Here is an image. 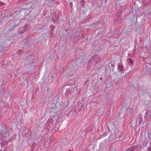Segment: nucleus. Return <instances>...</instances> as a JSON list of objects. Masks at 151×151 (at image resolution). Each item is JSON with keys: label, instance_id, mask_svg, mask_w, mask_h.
I'll use <instances>...</instances> for the list:
<instances>
[{"label": "nucleus", "instance_id": "nucleus-1", "mask_svg": "<svg viewBox=\"0 0 151 151\" xmlns=\"http://www.w3.org/2000/svg\"><path fill=\"white\" fill-rule=\"evenodd\" d=\"M1 139L3 140L4 141L1 142V145H4L9 140L8 139L9 138V133L8 132V130L5 129L1 132Z\"/></svg>", "mask_w": 151, "mask_h": 151}, {"label": "nucleus", "instance_id": "nucleus-2", "mask_svg": "<svg viewBox=\"0 0 151 151\" xmlns=\"http://www.w3.org/2000/svg\"><path fill=\"white\" fill-rule=\"evenodd\" d=\"M151 118V110H147L144 116L145 120L143 122L144 124L145 122H146L149 118Z\"/></svg>", "mask_w": 151, "mask_h": 151}, {"label": "nucleus", "instance_id": "nucleus-3", "mask_svg": "<svg viewBox=\"0 0 151 151\" xmlns=\"http://www.w3.org/2000/svg\"><path fill=\"white\" fill-rule=\"evenodd\" d=\"M140 148L139 145H133L129 147L126 151H137Z\"/></svg>", "mask_w": 151, "mask_h": 151}, {"label": "nucleus", "instance_id": "nucleus-4", "mask_svg": "<svg viewBox=\"0 0 151 151\" xmlns=\"http://www.w3.org/2000/svg\"><path fill=\"white\" fill-rule=\"evenodd\" d=\"M121 75L122 77L120 78H119L118 81V83L119 85H122L124 83L125 81L124 76H125V75L122 74Z\"/></svg>", "mask_w": 151, "mask_h": 151}, {"label": "nucleus", "instance_id": "nucleus-5", "mask_svg": "<svg viewBox=\"0 0 151 151\" xmlns=\"http://www.w3.org/2000/svg\"><path fill=\"white\" fill-rule=\"evenodd\" d=\"M121 21L122 18L120 16L118 15L117 17L115 18L114 22L116 24H119L121 23Z\"/></svg>", "mask_w": 151, "mask_h": 151}, {"label": "nucleus", "instance_id": "nucleus-6", "mask_svg": "<svg viewBox=\"0 0 151 151\" xmlns=\"http://www.w3.org/2000/svg\"><path fill=\"white\" fill-rule=\"evenodd\" d=\"M136 122V124H138L139 126L143 122V118L142 117L141 115L140 114H139L138 116V117L137 118Z\"/></svg>", "mask_w": 151, "mask_h": 151}, {"label": "nucleus", "instance_id": "nucleus-7", "mask_svg": "<svg viewBox=\"0 0 151 151\" xmlns=\"http://www.w3.org/2000/svg\"><path fill=\"white\" fill-rule=\"evenodd\" d=\"M102 24L100 21L99 20L95 24V27L96 28L100 27L102 26Z\"/></svg>", "mask_w": 151, "mask_h": 151}, {"label": "nucleus", "instance_id": "nucleus-8", "mask_svg": "<svg viewBox=\"0 0 151 151\" xmlns=\"http://www.w3.org/2000/svg\"><path fill=\"white\" fill-rule=\"evenodd\" d=\"M59 127V126H58V125L56 124L54 126L53 129H52V134L54 133L56 131H58Z\"/></svg>", "mask_w": 151, "mask_h": 151}, {"label": "nucleus", "instance_id": "nucleus-9", "mask_svg": "<svg viewBox=\"0 0 151 151\" xmlns=\"http://www.w3.org/2000/svg\"><path fill=\"white\" fill-rule=\"evenodd\" d=\"M101 57L98 55H95V60H96V63H99L101 60Z\"/></svg>", "mask_w": 151, "mask_h": 151}, {"label": "nucleus", "instance_id": "nucleus-10", "mask_svg": "<svg viewBox=\"0 0 151 151\" xmlns=\"http://www.w3.org/2000/svg\"><path fill=\"white\" fill-rule=\"evenodd\" d=\"M46 123H48V124H50V125H52L53 124V122L52 118H49L47 120Z\"/></svg>", "mask_w": 151, "mask_h": 151}, {"label": "nucleus", "instance_id": "nucleus-11", "mask_svg": "<svg viewBox=\"0 0 151 151\" xmlns=\"http://www.w3.org/2000/svg\"><path fill=\"white\" fill-rule=\"evenodd\" d=\"M118 69L121 72V75L123 74L124 73V69L123 67L121 65H119L118 66Z\"/></svg>", "mask_w": 151, "mask_h": 151}, {"label": "nucleus", "instance_id": "nucleus-12", "mask_svg": "<svg viewBox=\"0 0 151 151\" xmlns=\"http://www.w3.org/2000/svg\"><path fill=\"white\" fill-rule=\"evenodd\" d=\"M110 65H112L111 63H109L108 65H105V69L106 70V71L110 70Z\"/></svg>", "mask_w": 151, "mask_h": 151}, {"label": "nucleus", "instance_id": "nucleus-13", "mask_svg": "<svg viewBox=\"0 0 151 151\" xmlns=\"http://www.w3.org/2000/svg\"><path fill=\"white\" fill-rule=\"evenodd\" d=\"M132 88L133 87V90L136 89L137 88V86L136 83L135 82H133L132 84Z\"/></svg>", "mask_w": 151, "mask_h": 151}, {"label": "nucleus", "instance_id": "nucleus-14", "mask_svg": "<svg viewBox=\"0 0 151 151\" xmlns=\"http://www.w3.org/2000/svg\"><path fill=\"white\" fill-rule=\"evenodd\" d=\"M53 14V17L52 18V20H54V22H57L58 20V18L57 17L55 14Z\"/></svg>", "mask_w": 151, "mask_h": 151}, {"label": "nucleus", "instance_id": "nucleus-15", "mask_svg": "<svg viewBox=\"0 0 151 151\" xmlns=\"http://www.w3.org/2000/svg\"><path fill=\"white\" fill-rule=\"evenodd\" d=\"M101 64H99L98 65L97 67L96 68V72L99 73V72L101 69Z\"/></svg>", "mask_w": 151, "mask_h": 151}, {"label": "nucleus", "instance_id": "nucleus-16", "mask_svg": "<svg viewBox=\"0 0 151 151\" xmlns=\"http://www.w3.org/2000/svg\"><path fill=\"white\" fill-rule=\"evenodd\" d=\"M45 127L46 129L49 130L50 128V125L46 123L45 125Z\"/></svg>", "mask_w": 151, "mask_h": 151}, {"label": "nucleus", "instance_id": "nucleus-17", "mask_svg": "<svg viewBox=\"0 0 151 151\" xmlns=\"http://www.w3.org/2000/svg\"><path fill=\"white\" fill-rule=\"evenodd\" d=\"M50 30L51 31V35L53 34V29L55 28V26L54 25H52L50 26Z\"/></svg>", "mask_w": 151, "mask_h": 151}, {"label": "nucleus", "instance_id": "nucleus-18", "mask_svg": "<svg viewBox=\"0 0 151 151\" xmlns=\"http://www.w3.org/2000/svg\"><path fill=\"white\" fill-rule=\"evenodd\" d=\"M128 62L129 63L131 64L132 65H133L134 61L131 58L128 59Z\"/></svg>", "mask_w": 151, "mask_h": 151}, {"label": "nucleus", "instance_id": "nucleus-19", "mask_svg": "<svg viewBox=\"0 0 151 151\" xmlns=\"http://www.w3.org/2000/svg\"><path fill=\"white\" fill-rule=\"evenodd\" d=\"M149 102L147 103L146 102H144V105L146 107H148L149 106Z\"/></svg>", "mask_w": 151, "mask_h": 151}, {"label": "nucleus", "instance_id": "nucleus-20", "mask_svg": "<svg viewBox=\"0 0 151 151\" xmlns=\"http://www.w3.org/2000/svg\"><path fill=\"white\" fill-rule=\"evenodd\" d=\"M137 49V45H135L133 50V52L134 53L136 52Z\"/></svg>", "mask_w": 151, "mask_h": 151}, {"label": "nucleus", "instance_id": "nucleus-21", "mask_svg": "<svg viewBox=\"0 0 151 151\" xmlns=\"http://www.w3.org/2000/svg\"><path fill=\"white\" fill-rule=\"evenodd\" d=\"M128 56H129V57H133L134 56V54H128Z\"/></svg>", "mask_w": 151, "mask_h": 151}, {"label": "nucleus", "instance_id": "nucleus-22", "mask_svg": "<svg viewBox=\"0 0 151 151\" xmlns=\"http://www.w3.org/2000/svg\"><path fill=\"white\" fill-rule=\"evenodd\" d=\"M22 51V50H19L18 51H17V53L18 54H19Z\"/></svg>", "mask_w": 151, "mask_h": 151}, {"label": "nucleus", "instance_id": "nucleus-23", "mask_svg": "<svg viewBox=\"0 0 151 151\" xmlns=\"http://www.w3.org/2000/svg\"><path fill=\"white\" fill-rule=\"evenodd\" d=\"M135 43V45H137V40L136 39H135L134 41Z\"/></svg>", "mask_w": 151, "mask_h": 151}, {"label": "nucleus", "instance_id": "nucleus-24", "mask_svg": "<svg viewBox=\"0 0 151 151\" xmlns=\"http://www.w3.org/2000/svg\"><path fill=\"white\" fill-rule=\"evenodd\" d=\"M147 151H151V147H149V148L147 149Z\"/></svg>", "mask_w": 151, "mask_h": 151}, {"label": "nucleus", "instance_id": "nucleus-25", "mask_svg": "<svg viewBox=\"0 0 151 151\" xmlns=\"http://www.w3.org/2000/svg\"><path fill=\"white\" fill-rule=\"evenodd\" d=\"M119 4L120 5V6H124V4H121V1H120L119 2Z\"/></svg>", "mask_w": 151, "mask_h": 151}, {"label": "nucleus", "instance_id": "nucleus-26", "mask_svg": "<svg viewBox=\"0 0 151 151\" xmlns=\"http://www.w3.org/2000/svg\"><path fill=\"white\" fill-rule=\"evenodd\" d=\"M50 142V140H47L46 142L45 145L49 143Z\"/></svg>", "mask_w": 151, "mask_h": 151}, {"label": "nucleus", "instance_id": "nucleus-27", "mask_svg": "<svg viewBox=\"0 0 151 151\" xmlns=\"http://www.w3.org/2000/svg\"><path fill=\"white\" fill-rule=\"evenodd\" d=\"M84 108V104L82 105L81 106V109H82Z\"/></svg>", "mask_w": 151, "mask_h": 151}, {"label": "nucleus", "instance_id": "nucleus-28", "mask_svg": "<svg viewBox=\"0 0 151 151\" xmlns=\"http://www.w3.org/2000/svg\"><path fill=\"white\" fill-rule=\"evenodd\" d=\"M119 14L120 15L121 14H122V11H119Z\"/></svg>", "mask_w": 151, "mask_h": 151}, {"label": "nucleus", "instance_id": "nucleus-29", "mask_svg": "<svg viewBox=\"0 0 151 151\" xmlns=\"http://www.w3.org/2000/svg\"><path fill=\"white\" fill-rule=\"evenodd\" d=\"M69 4L70 5L72 6V2H70L69 3Z\"/></svg>", "mask_w": 151, "mask_h": 151}, {"label": "nucleus", "instance_id": "nucleus-30", "mask_svg": "<svg viewBox=\"0 0 151 151\" xmlns=\"http://www.w3.org/2000/svg\"><path fill=\"white\" fill-rule=\"evenodd\" d=\"M147 16H148V17H149L150 16V15L149 13H148Z\"/></svg>", "mask_w": 151, "mask_h": 151}, {"label": "nucleus", "instance_id": "nucleus-31", "mask_svg": "<svg viewBox=\"0 0 151 151\" xmlns=\"http://www.w3.org/2000/svg\"><path fill=\"white\" fill-rule=\"evenodd\" d=\"M108 0H105L104 1H105V3H106L108 1Z\"/></svg>", "mask_w": 151, "mask_h": 151}, {"label": "nucleus", "instance_id": "nucleus-32", "mask_svg": "<svg viewBox=\"0 0 151 151\" xmlns=\"http://www.w3.org/2000/svg\"><path fill=\"white\" fill-rule=\"evenodd\" d=\"M111 65H110V66H111L113 67H114V66L115 65L114 64H111Z\"/></svg>", "mask_w": 151, "mask_h": 151}, {"label": "nucleus", "instance_id": "nucleus-33", "mask_svg": "<svg viewBox=\"0 0 151 151\" xmlns=\"http://www.w3.org/2000/svg\"><path fill=\"white\" fill-rule=\"evenodd\" d=\"M17 20L18 21V22L19 23L20 22V20L19 19H17Z\"/></svg>", "mask_w": 151, "mask_h": 151}, {"label": "nucleus", "instance_id": "nucleus-34", "mask_svg": "<svg viewBox=\"0 0 151 151\" xmlns=\"http://www.w3.org/2000/svg\"><path fill=\"white\" fill-rule=\"evenodd\" d=\"M127 111H126V112H127V111H128V110H131V109H127Z\"/></svg>", "mask_w": 151, "mask_h": 151}, {"label": "nucleus", "instance_id": "nucleus-35", "mask_svg": "<svg viewBox=\"0 0 151 151\" xmlns=\"http://www.w3.org/2000/svg\"><path fill=\"white\" fill-rule=\"evenodd\" d=\"M145 48H148V46H146L145 47Z\"/></svg>", "mask_w": 151, "mask_h": 151}, {"label": "nucleus", "instance_id": "nucleus-36", "mask_svg": "<svg viewBox=\"0 0 151 151\" xmlns=\"http://www.w3.org/2000/svg\"><path fill=\"white\" fill-rule=\"evenodd\" d=\"M84 2V1H82V2H81V3H83Z\"/></svg>", "mask_w": 151, "mask_h": 151}, {"label": "nucleus", "instance_id": "nucleus-37", "mask_svg": "<svg viewBox=\"0 0 151 151\" xmlns=\"http://www.w3.org/2000/svg\"><path fill=\"white\" fill-rule=\"evenodd\" d=\"M52 104L54 106H55V104Z\"/></svg>", "mask_w": 151, "mask_h": 151}, {"label": "nucleus", "instance_id": "nucleus-38", "mask_svg": "<svg viewBox=\"0 0 151 151\" xmlns=\"http://www.w3.org/2000/svg\"><path fill=\"white\" fill-rule=\"evenodd\" d=\"M68 151H72V150H69Z\"/></svg>", "mask_w": 151, "mask_h": 151}, {"label": "nucleus", "instance_id": "nucleus-39", "mask_svg": "<svg viewBox=\"0 0 151 151\" xmlns=\"http://www.w3.org/2000/svg\"><path fill=\"white\" fill-rule=\"evenodd\" d=\"M100 79H102V78L101 77V78H100Z\"/></svg>", "mask_w": 151, "mask_h": 151}, {"label": "nucleus", "instance_id": "nucleus-40", "mask_svg": "<svg viewBox=\"0 0 151 151\" xmlns=\"http://www.w3.org/2000/svg\"><path fill=\"white\" fill-rule=\"evenodd\" d=\"M51 37H53V36H52V35H51Z\"/></svg>", "mask_w": 151, "mask_h": 151}, {"label": "nucleus", "instance_id": "nucleus-41", "mask_svg": "<svg viewBox=\"0 0 151 151\" xmlns=\"http://www.w3.org/2000/svg\"><path fill=\"white\" fill-rule=\"evenodd\" d=\"M51 37H53V36H52V35H51Z\"/></svg>", "mask_w": 151, "mask_h": 151}]
</instances>
